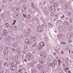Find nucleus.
Instances as JSON below:
<instances>
[{"instance_id":"obj_5","label":"nucleus","mask_w":73,"mask_h":73,"mask_svg":"<svg viewBox=\"0 0 73 73\" xmlns=\"http://www.w3.org/2000/svg\"><path fill=\"white\" fill-rule=\"evenodd\" d=\"M68 41H67L66 42H64V45L65 48H68Z\"/></svg>"},{"instance_id":"obj_24","label":"nucleus","mask_w":73,"mask_h":73,"mask_svg":"<svg viewBox=\"0 0 73 73\" xmlns=\"http://www.w3.org/2000/svg\"><path fill=\"white\" fill-rule=\"evenodd\" d=\"M52 63H50L48 64V66H52Z\"/></svg>"},{"instance_id":"obj_34","label":"nucleus","mask_w":73,"mask_h":73,"mask_svg":"<svg viewBox=\"0 0 73 73\" xmlns=\"http://www.w3.org/2000/svg\"><path fill=\"white\" fill-rule=\"evenodd\" d=\"M69 42H72V40L70 39V40H69Z\"/></svg>"},{"instance_id":"obj_36","label":"nucleus","mask_w":73,"mask_h":73,"mask_svg":"<svg viewBox=\"0 0 73 73\" xmlns=\"http://www.w3.org/2000/svg\"><path fill=\"white\" fill-rule=\"evenodd\" d=\"M37 12H40V10L38 9L37 10Z\"/></svg>"},{"instance_id":"obj_14","label":"nucleus","mask_w":73,"mask_h":73,"mask_svg":"<svg viewBox=\"0 0 73 73\" xmlns=\"http://www.w3.org/2000/svg\"><path fill=\"white\" fill-rule=\"evenodd\" d=\"M50 4H53L54 2V0H50Z\"/></svg>"},{"instance_id":"obj_31","label":"nucleus","mask_w":73,"mask_h":73,"mask_svg":"<svg viewBox=\"0 0 73 73\" xmlns=\"http://www.w3.org/2000/svg\"><path fill=\"white\" fill-rule=\"evenodd\" d=\"M58 36H62V34H58Z\"/></svg>"},{"instance_id":"obj_13","label":"nucleus","mask_w":73,"mask_h":73,"mask_svg":"<svg viewBox=\"0 0 73 73\" xmlns=\"http://www.w3.org/2000/svg\"><path fill=\"white\" fill-rule=\"evenodd\" d=\"M29 65L31 66H32L33 65V63L32 62H29Z\"/></svg>"},{"instance_id":"obj_37","label":"nucleus","mask_w":73,"mask_h":73,"mask_svg":"<svg viewBox=\"0 0 73 73\" xmlns=\"http://www.w3.org/2000/svg\"><path fill=\"white\" fill-rule=\"evenodd\" d=\"M61 53H62V54H64V52H63V51H61Z\"/></svg>"},{"instance_id":"obj_49","label":"nucleus","mask_w":73,"mask_h":73,"mask_svg":"<svg viewBox=\"0 0 73 73\" xmlns=\"http://www.w3.org/2000/svg\"><path fill=\"white\" fill-rule=\"evenodd\" d=\"M60 62H59L58 63V65H61V63H60Z\"/></svg>"},{"instance_id":"obj_56","label":"nucleus","mask_w":73,"mask_h":73,"mask_svg":"<svg viewBox=\"0 0 73 73\" xmlns=\"http://www.w3.org/2000/svg\"><path fill=\"white\" fill-rule=\"evenodd\" d=\"M28 16H31V15H30V14H28Z\"/></svg>"},{"instance_id":"obj_3","label":"nucleus","mask_w":73,"mask_h":73,"mask_svg":"<svg viewBox=\"0 0 73 73\" xmlns=\"http://www.w3.org/2000/svg\"><path fill=\"white\" fill-rule=\"evenodd\" d=\"M25 42L26 44H28L29 45L32 44V41H29L28 39H26L25 40Z\"/></svg>"},{"instance_id":"obj_10","label":"nucleus","mask_w":73,"mask_h":73,"mask_svg":"<svg viewBox=\"0 0 73 73\" xmlns=\"http://www.w3.org/2000/svg\"><path fill=\"white\" fill-rule=\"evenodd\" d=\"M7 33H8V32L6 30L4 31L3 32V35L5 36H6L7 35Z\"/></svg>"},{"instance_id":"obj_4","label":"nucleus","mask_w":73,"mask_h":73,"mask_svg":"<svg viewBox=\"0 0 73 73\" xmlns=\"http://www.w3.org/2000/svg\"><path fill=\"white\" fill-rule=\"evenodd\" d=\"M40 56H42V57H44V58H46V56L45 55V53H44V52H42L40 53Z\"/></svg>"},{"instance_id":"obj_28","label":"nucleus","mask_w":73,"mask_h":73,"mask_svg":"<svg viewBox=\"0 0 73 73\" xmlns=\"http://www.w3.org/2000/svg\"><path fill=\"white\" fill-rule=\"evenodd\" d=\"M53 5L54 6V7H56V3H54L53 4Z\"/></svg>"},{"instance_id":"obj_52","label":"nucleus","mask_w":73,"mask_h":73,"mask_svg":"<svg viewBox=\"0 0 73 73\" xmlns=\"http://www.w3.org/2000/svg\"><path fill=\"white\" fill-rule=\"evenodd\" d=\"M46 3V2L45 1H44V4H45Z\"/></svg>"},{"instance_id":"obj_11","label":"nucleus","mask_w":73,"mask_h":73,"mask_svg":"<svg viewBox=\"0 0 73 73\" xmlns=\"http://www.w3.org/2000/svg\"><path fill=\"white\" fill-rule=\"evenodd\" d=\"M41 64H44V61L43 60H42L41 59H40L39 60Z\"/></svg>"},{"instance_id":"obj_29","label":"nucleus","mask_w":73,"mask_h":73,"mask_svg":"<svg viewBox=\"0 0 73 73\" xmlns=\"http://www.w3.org/2000/svg\"><path fill=\"white\" fill-rule=\"evenodd\" d=\"M55 50L56 51V53H58V50L56 49H55Z\"/></svg>"},{"instance_id":"obj_61","label":"nucleus","mask_w":73,"mask_h":73,"mask_svg":"<svg viewBox=\"0 0 73 73\" xmlns=\"http://www.w3.org/2000/svg\"><path fill=\"white\" fill-rule=\"evenodd\" d=\"M33 19H34V20H35L36 19V18H34Z\"/></svg>"},{"instance_id":"obj_42","label":"nucleus","mask_w":73,"mask_h":73,"mask_svg":"<svg viewBox=\"0 0 73 73\" xmlns=\"http://www.w3.org/2000/svg\"><path fill=\"white\" fill-rule=\"evenodd\" d=\"M9 65H12V63H10L9 64Z\"/></svg>"},{"instance_id":"obj_25","label":"nucleus","mask_w":73,"mask_h":73,"mask_svg":"<svg viewBox=\"0 0 73 73\" xmlns=\"http://www.w3.org/2000/svg\"><path fill=\"white\" fill-rule=\"evenodd\" d=\"M5 25H6L7 26V27H9V24L8 23L5 24Z\"/></svg>"},{"instance_id":"obj_2","label":"nucleus","mask_w":73,"mask_h":73,"mask_svg":"<svg viewBox=\"0 0 73 73\" xmlns=\"http://www.w3.org/2000/svg\"><path fill=\"white\" fill-rule=\"evenodd\" d=\"M17 69V66L16 65L12 66H11L10 69L11 70H15Z\"/></svg>"},{"instance_id":"obj_54","label":"nucleus","mask_w":73,"mask_h":73,"mask_svg":"<svg viewBox=\"0 0 73 73\" xmlns=\"http://www.w3.org/2000/svg\"><path fill=\"white\" fill-rule=\"evenodd\" d=\"M1 64H0V68L1 69Z\"/></svg>"},{"instance_id":"obj_64","label":"nucleus","mask_w":73,"mask_h":73,"mask_svg":"<svg viewBox=\"0 0 73 73\" xmlns=\"http://www.w3.org/2000/svg\"><path fill=\"white\" fill-rule=\"evenodd\" d=\"M20 73H23V72H20Z\"/></svg>"},{"instance_id":"obj_32","label":"nucleus","mask_w":73,"mask_h":73,"mask_svg":"<svg viewBox=\"0 0 73 73\" xmlns=\"http://www.w3.org/2000/svg\"><path fill=\"white\" fill-rule=\"evenodd\" d=\"M45 72H44V71H42L41 72V73H45Z\"/></svg>"},{"instance_id":"obj_48","label":"nucleus","mask_w":73,"mask_h":73,"mask_svg":"<svg viewBox=\"0 0 73 73\" xmlns=\"http://www.w3.org/2000/svg\"><path fill=\"white\" fill-rule=\"evenodd\" d=\"M55 16H56V17H58V15H55Z\"/></svg>"},{"instance_id":"obj_38","label":"nucleus","mask_w":73,"mask_h":73,"mask_svg":"<svg viewBox=\"0 0 73 73\" xmlns=\"http://www.w3.org/2000/svg\"><path fill=\"white\" fill-rule=\"evenodd\" d=\"M31 4L33 5V6H34L35 5V4H34L33 3H31Z\"/></svg>"},{"instance_id":"obj_15","label":"nucleus","mask_w":73,"mask_h":73,"mask_svg":"<svg viewBox=\"0 0 73 73\" xmlns=\"http://www.w3.org/2000/svg\"><path fill=\"white\" fill-rule=\"evenodd\" d=\"M4 66H8V64L7 63V62H5L4 63Z\"/></svg>"},{"instance_id":"obj_59","label":"nucleus","mask_w":73,"mask_h":73,"mask_svg":"<svg viewBox=\"0 0 73 73\" xmlns=\"http://www.w3.org/2000/svg\"><path fill=\"white\" fill-rule=\"evenodd\" d=\"M58 19V18H56V19H54V20H56V19Z\"/></svg>"},{"instance_id":"obj_33","label":"nucleus","mask_w":73,"mask_h":73,"mask_svg":"<svg viewBox=\"0 0 73 73\" xmlns=\"http://www.w3.org/2000/svg\"><path fill=\"white\" fill-rule=\"evenodd\" d=\"M1 16H2V17L3 18V17H4V14H2Z\"/></svg>"},{"instance_id":"obj_62","label":"nucleus","mask_w":73,"mask_h":73,"mask_svg":"<svg viewBox=\"0 0 73 73\" xmlns=\"http://www.w3.org/2000/svg\"><path fill=\"white\" fill-rule=\"evenodd\" d=\"M64 5H65V6H66V4H65V3Z\"/></svg>"},{"instance_id":"obj_26","label":"nucleus","mask_w":73,"mask_h":73,"mask_svg":"<svg viewBox=\"0 0 73 73\" xmlns=\"http://www.w3.org/2000/svg\"><path fill=\"white\" fill-rule=\"evenodd\" d=\"M31 13L32 15H33V14H34V13H35V11H34L32 12V13L31 12Z\"/></svg>"},{"instance_id":"obj_51","label":"nucleus","mask_w":73,"mask_h":73,"mask_svg":"<svg viewBox=\"0 0 73 73\" xmlns=\"http://www.w3.org/2000/svg\"><path fill=\"white\" fill-rule=\"evenodd\" d=\"M54 56H55V55H56V53H54Z\"/></svg>"},{"instance_id":"obj_55","label":"nucleus","mask_w":73,"mask_h":73,"mask_svg":"<svg viewBox=\"0 0 73 73\" xmlns=\"http://www.w3.org/2000/svg\"><path fill=\"white\" fill-rule=\"evenodd\" d=\"M13 51H14V50H15V49L13 48Z\"/></svg>"},{"instance_id":"obj_45","label":"nucleus","mask_w":73,"mask_h":73,"mask_svg":"<svg viewBox=\"0 0 73 73\" xmlns=\"http://www.w3.org/2000/svg\"><path fill=\"white\" fill-rule=\"evenodd\" d=\"M68 69H69V68H66V70H68Z\"/></svg>"},{"instance_id":"obj_41","label":"nucleus","mask_w":73,"mask_h":73,"mask_svg":"<svg viewBox=\"0 0 73 73\" xmlns=\"http://www.w3.org/2000/svg\"><path fill=\"white\" fill-rule=\"evenodd\" d=\"M0 64H3V62L0 61Z\"/></svg>"},{"instance_id":"obj_30","label":"nucleus","mask_w":73,"mask_h":73,"mask_svg":"<svg viewBox=\"0 0 73 73\" xmlns=\"http://www.w3.org/2000/svg\"><path fill=\"white\" fill-rule=\"evenodd\" d=\"M21 71H22V70L21 69H20L19 70V73H21Z\"/></svg>"},{"instance_id":"obj_46","label":"nucleus","mask_w":73,"mask_h":73,"mask_svg":"<svg viewBox=\"0 0 73 73\" xmlns=\"http://www.w3.org/2000/svg\"><path fill=\"white\" fill-rule=\"evenodd\" d=\"M68 73H71V72H70V71L69 70H68Z\"/></svg>"},{"instance_id":"obj_1","label":"nucleus","mask_w":73,"mask_h":73,"mask_svg":"<svg viewBox=\"0 0 73 73\" xmlns=\"http://www.w3.org/2000/svg\"><path fill=\"white\" fill-rule=\"evenodd\" d=\"M45 42H41L40 44L38 45V48L41 49V48H42L44 46H45Z\"/></svg>"},{"instance_id":"obj_8","label":"nucleus","mask_w":73,"mask_h":73,"mask_svg":"<svg viewBox=\"0 0 73 73\" xmlns=\"http://www.w3.org/2000/svg\"><path fill=\"white\" fill-rule=\"evenodd\" d=\"M31 39H32V40L35 41L36 40V38H35V37L32 36L31 37Z\"/></svg>"},{"instance_id":"obj_43","label":"nucleus","mask_w":73,"mask_h":73,"mask_svg":"<svg viewBox=\"0 0 73 73\" xmlns=\"http://www.w3.org/2000/svg\"><path fill=\"white\" fill-rule=\"evenodd\" d=\"M58 62H59V63L61 62V61H60V60H59L58 61Z\"/></svg>"},{"instance_id":"obj_17","label":"nucleus","mask_w":73,"mask_h":73,"mask_svg":"<svg viewBox=\"0 0 73 73\" xmlns=\"http://www.w3.org/2000/svg\"><path fill=\"white\" fill-rule=\"evenodd\" d=\"M43 12L44 13V14H45V15H46L48 14V13L46 11V10H44L43 11Z\"/></svg>"},{"instance_id":"obj_6","label":"nucleus","mask_w":73,"mask_h":73,"mask_svg":"<svg viewBox=\"0 0 73 73\" xmlns=\"http://www.w3.org/2000/svg\"><path fill=\"white\" fill-rule=\"evenodd\" d=\"M72 34H73V33H69L68 34V38H71V37H72Z\"/></svg>"},{"instance_id":"obj_35","label":"nucleus","mask_w":73,"mask_h":73,"mask_svg":"<svg viewBox=\"0 0 73 73\" xmlns=\"http://www.w3.org/2000/svg\"><path fill=\"white\" fill-rule=\"evenodd\" d=\"M32 73H36V71H33L32 72Z\"/></svg>"},{"instance_id":"obj_9","label":"nucleus","mask_w":73,"mask_h":73,"mask_svg":"<svg viewBox=\"0 0 73 73\" xmlns=\"http://www.w3.org/2000/svg\"><path fill=\"white\" fill-rule=\"evenodd\" d=\"M60 61L61 62H62L63 63V65L64 66V63H63L64 62V59H63V58H61L60 59Z\"/></svg>"},{"instance_id":"obj_39","label":"nucleus","mask_w":73,"mask_h":73,"mask_svg":"<svg viewBox=\"0 0 73 73\" xmlns=\"http://www.w3.org/2000/svg\"><path fill=\"white\" fill-rule=\"evenodd\" d=\"M24 61H25V62H27V60L26 59H24Z\"/></svg>"},{"instance_id":"obj_16","label":"nucleus","mask_w":73,"mask_h":73,"mask_svg":"<svg viewBox=\"0 0 73 73\" xmlns=\"http://www.w3.org/2000/svg\"><path fill=\"white\" fill-rule=\"evenodd\" d=\"M57 23H58V24H61L62 21L60 20H58L57 21Z\"/></svg>"},{"instance_id":"obj_23","label":"nucleus","mask_w":73,"mask_h":73,"mask_svg":"<svg viewBox=\"0 0 73 73\" xmlns=\"http://www.w3.org/2000/svg\"><path fill=\"white\" fill-rule=\"evenodd\" d=\"M52 66L53 68H54L55 67V64H52Z\"/></svg>"},{"instance_id":"obj_63","label":"nucleus","mask_w":73,"mask_h":73,"mask_svg":"<svg viewBox=\"0 0 73 73\" xmlns=\"http://www.w3.org/2000/svg\"><path fill=\"white\" fill-rule=\"evenodd\" d=\"M72 53H73V51H72Z\"/></svg>"},{"instance_id":"obj_27","label":"nucleus","mask_w":73,"mask_h":73,"mask_svg":"<svg viewBox=\"0 0 73 73\" xmlns=\"http://www.w3.org/2000/svg\"><path fill=\"white\" fill-rule=\"evenodd\" d=\"M0 50H3V48H2V47H0Z\"/></svg>"},{"instance_id":"obj_22","label":"nucleus","mask_w":73,"mask_h":73,"mask_svg":"<svg viewBox=\"0 0 73 73\" xmlns=\"http://www.w3.org/2000/svg\"><path fill=\"white\" fill-rule=\"evenodd\" d=\"M49 27H50V28H51V27H53V25H52L50 23H49Z\"/></svg>"},{"instance_id":"obj_47","label":"nucleus","mask_w":73,"mask_h":73,"mask_svg":"<svg viewBox=\"0 0 73 73\" xmlns=\"http://www.w3.org/2000/svg\"><path fill=\"white\" fill-rule=\"evenodd\" d=\"M13 27V26H12L11 27V28H13V27Z\"/></svg>"},{"instance_id":"obj_58","label":"nucleus","mask_w":73,"mask_h":73,"mask_svg":"<svg viewBox=\"0 0 73 73\" xmlns=\"http://www.w3.org/2000/svg\"><path fill=\"white\" fill-rule=\"evenodd\" d=\"M22 66H22V65H21V66H20V67H22Z\"/></svg>"},{"instance_id":"obj_12","label":"nucleus","mask_w":73,"mask_h":73,"mask_svg":"<svg viewBox=\"0 0 73 73\" xmlns=\"http://www.w3.org/2000/svg\"><path fill=\"white\" fill-rule=\"evenodd\" d=\"M53 62L54 64H55L56 65H57V60H54Z\"/></svg>"},{"instance_id":"obj_60","label":"nucleus","mask_w":73,"mask_h":73,"mask_svg":"<svg viewBox=\"0 0 73 73\" xmlns=\"http://www.w3.org/2000/svg\"><path fill=\"white\" fill-rule=\"evenodd\" d=\"M58 49L59 50H60V48H58Z\"/></svg>"},{"instance_id":"obj_19","label":"nucleus","mask_w":73,"mask_h":73,"mask_svg":"<svg viewBox=\"0 0 73 73\" xmlns=\"http://www.w3.org/2000/svg\"><path fill=\"white\" fill-rule=\"evenodd\" d=\"M44 40H46V41H48V40H49V39H48V38H47V37H45L44 38Z\"/></svg>"},{"instance_id":"obj_21","label":"nucleus","mask_w":73,"mask_h":73,"mask_svg":"<svg viewBox=\"0 0 73 73\" xmlns=\"http://www.w3.org/2000/svg\"><path fill=\"white\" fill-rule=\"evenodd\" d=\"M69 60V59L68 58H66L65 59V61H66V62H68V60Z\"/></svg>"},{"instance_id":"obj_57","label":"nucleus","mask_w":73,"mask_h":73,"mask_svg":"<svg viewBox=\"0 0 73 73\" xmlns=\"http://www.w3.org/2000/svg\"><path fill=\"white\" fill-rule=\"evenodd\" d=\"M33 46H36V45H33Z\"/></svg>"},{"instance_id":"obj_20","label":"nucleus","mask_w":73,"mask_h":73,"mask_svg":"<svg viewBox=\"0 0 73 73\" xmlns=\"http://www.w3.org/2000/svg\"><path fill=\"white\" fill-rule=\"evenodd\" d=\"M3 36L2 35H0V40H2L3 38Z\"/></svg>"},{"instance_id":"obj_18","label":"nucleus","mask_w":73,"mask_h":73,"mask_svg":"<svg viewBox=\"0 0 73 73\" xmlns=\"http://www.w3.org/2000/svg\"><path fill=\"white\" fill-rule=\"evenodd\" d=\"M37 68L38 69H39L41 68V66L40 65H38L37 66Z\"/></svg>"},{"instance_id":"obj_50","label":"nucleus","mask_w":73,"mask_h":73,"mask_svg":"<svg viewBox=\"0 0 73 73\" xmlns=\"http://www.w3.org/2000/svg\"><path fill=\"white\" fill-rule=\"evenodd\" d=\"M69 50V53H70V50Z\"/></svg>"},{"instance_id":"obj_40","label":"nucleus","mask_w":73,"mask_h":73,"mask_svg":"<svg viewBox=\"0 0 73 73\" xmlns=\"http://www.w3.org/2000/svg\"><path fill=\"white\" fill-rule=\"evenodd\" d=\"M60 44H64V42H60Z\"/></svg>"},{"instance_id":"obj_44","label":"nucleus","mask_w":73,"mask_h":73,"mask_svg":"<svg viewBox=\"0 0 73 73\" xmlns=\"http://www.w3.org/2000/svg\"><path fill=\"white\" fill-rule=\"evenodd\" d=\"M55 33H57L58 32V31H57V30H55Z\"/></svg>"},{"instance_id":"obj_53","label":"nucleus","mask_w":73,"mask_h":73,"mask_svg":"<svg viewBox=\"0 0 73 73\" xmlns=\"http://www.w3.org/2000/svg\"><path fill=\"white\" fill-rule=\"evenodd\" d=\"M29 16V18L30 19V18H31V16Z\"/></svg>"},{"instance_id":"obj_7","label":"nucleus","mask_w":73,"mask_h":73,"mask_svg":"<svg viewBox=\"0 0 73 73\" xmlns=\"http://www.w3.org/2000/svg\"><path fill=\"white\" fill-rule=\"evenodd\" d=\"M28 55H29V59L30 60H31V59H32V58H33V57H32V54H29Z\"/></svg>"}]
</instances>
